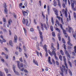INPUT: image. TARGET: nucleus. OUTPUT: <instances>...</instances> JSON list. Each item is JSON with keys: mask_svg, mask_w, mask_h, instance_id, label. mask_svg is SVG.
Returning <instances> with one entry per match:
<instances>
[{"mask_svg": "<svg viewBox=\"0 0 76 76\" xmlns=\"http://www.w3.org/2000/svg\"><path fill=\"white\" fill-rule=\"evenodd\" d=\"M70 1L71 3V5L72 7V9H73V8H74V4L76 3V1L75 0H71Z\"/></svg>", "mask_w": 76, "mask_h": 76, "instance_id": "obj_7", "label": "nucleus"}, {"mask_svg": "<svg viewBox=\"0 0 76 76\" xmlns=\"http://www.w3.org/2000/svg\"><path fill=\"white\" fill-rule=\"evenodd\" d=\"M37 29L38 30H39V33L40 35V37L41 39V41L42 42L43 41V37H42V32H41V30H39V26H37Z\"/></svg>", "mask_w": 76, "mask_h": 76, "instance_id": "obj_1", "label": "nucleus"}, {"mask_svg": "<svg viewBox=\"0 0 76 76\" xmlns=\"http://www.w3.org/2000/svg\"><path fill=\"white\" fill-rule=\"evenodd\" d=\"M14 72H15V73L16 75H19V72L16 71V70H15V69H14Z\"/></svg>", "mask_w": 76, "mask_h": 76, "instance_id": "obj_24", "label": "nucleus"}, {"mask_svg": "<svg viewBox=\"0 0 76 76\" xmlns=\"http://www.w3.org/2000/svg\"><path fill=\"white\" fill-rule=\"evenodd\" d=\"M62 41L63 43H66V42H65V40H64V38L62 39Z\"/></svg>", "mask_w": 76, "mask_h": 76, "instance_id": "obj_51", "label": "nucleus"}, {"mask_svg": "<svg viewBox=\"0 0 76 76\" xmlns=\"http://www.w3.org/2000/svg\"><path fill=\"white\" fill-rule=\"evenodd\" d=\"M41 28H42V31H44V26H43V24H42V23H41Z\"/></svg>", "mask_w": 76, "mask_h": 76, "instance_id": "obj_30", "label": "nucleus"}, {"mask_svg": "<svg viewBox=\"0 0 76 76\" xmlns=\"http://www.w3.org/2000/svg\"><path fill=\"white\" fill-rule=\"evenodd\" d=\"M66 11H65V16L66 18H67V8H66Z\"/></svg>", "mask_w": 76, "mask_h": 76, "instance_id": "obj_16", "label": "nucleus"}, {"mask_svg": "<svg viewBox=\"0 0 76 76\" xmlns=\"http://www.w3.org/2000/svg\"><path fill=\"white\" fill-rule=\"evenodd\" d=\"M62 67L63 68H62L61 67H60V69L61 72H63L64 70H65V69H66V68H65V66L64 65H62Z\"/></svg>", "mask_w": 76, "mask_h": 76, "instance_id": "obj_11", "label": "nucleus"}, {"mask_svg": "<svg viewBox=\"0 0 76 76\" xmlns=\"http://www.w3.org/2000/svg\"><path fill=\"white\" fill-rule=\"evenodd\" d=\"M5 56L6 57V58L7 59L8 58V56L7 55H5Z\"/></svg>", "mask_w": 76, "mask_h": 76, "instance_id": "obj_62", "label": "nucleus"}, {"mask_svg": "<svg viewBox=\"0 0 76 76\" xmlns=\"http://www.w3.org/2000/svg\"><path fill=\"white\" fill-rule=\"evenodd\" d=\"M74 16L75 20H76V14L75 12H74Z\"/></svg>", "mask_w": 76, "mask_h": 76, "instance_id": "obj_34", "label": "nucleus"}, {"mask_svg": "<svg viewBox=\"0 0 76 76\" xmlns=\"http://www.w3.org/2000/svg\"><path fill=\"white\" fill-rule=\"evenodd\" d=\"M68 41H69L67 42V44L68 45H70V46H73V45H72V44L70 43V37H68Z\"/></svg>", "mask_w": 76, "mask_h": 76, "instance_id": "obj_12", "label": "nucleus"}, {"mask_svg": "<svg viewBox=\"0 0 76 76\" xmlns=\"http://www.w3.org/2000/svg\"><path fill=\"white\" fill-rule=\"evenodd\" d=\"M51 48L52 50V53L53 54H55L56 53H55V51H56V49L54 48V44L53 43H52L51 44Z\"/></svg>", "mask_w": 76, "mask_h": 76, "instance_id": "obj_5", "label": "nucleus"}, {"mask_svg": "<svg viewBox=\"0 0 76 76\" xmlns=\"http://www.w3.org/2000/svg\"><path fill=\"white\" fill-rule=\"evenodd\" d=\"M30 31L31 32H33L34 31V29L33 28H30Z\"/></svg>", "mask_w": 76, "mask_h": 76, "instance_id": "obj_59", "label": "nucleus"}, {"mask_svg": "<svg viewBox=\"0 0 76 76\" xmlns=\"http://www.w3.org/2000/svg\"><path fill=\"white\" fill-rule=\"evenodd\" d=\"M18 39V37L17 36L15 35L14 37V42L15 43H17V40Z\"/></svg>", "mask_w": 76, "mask_h": 76, "instance_id": "obj_13", "label": "nucleus"}, {"mask_svg": "<svg viewBox=\"0 0 76 76\" xmlns=\"http://www.w3.org/2000/svg\"><path fill=\"white\" fill-rule=\"evenodd\" d=\"M48 63H50V64H52V62H51L50 58V56H49V57L48 58Z\"/></svg>", "mask_w": 76, "mask_h": 76, "instance_id": "obj_19", "label": "nucleus"}, {"mask_svg": "<svg viewBox=\"0 0 76 76\" xmlns=\"http://www.w3.org/2000/svg\"><path fill=\"white\" fill-rule=\"evenodd\" d=\"M69 73H70L71 76H72V71H70V69H69Z\"/></svg>", "mask_w": 76, "mask_h": 76, "instance_id": "obj_33", "label": "nucleus"}, {"mask_svg": "<svg viewBox=\"0 0 76 76\" xmlns=\"http://www.w3.org/2000/svg\"><path fill=\"white\" fill-rule=\"evenodd\" d=\"M23 30L25 35H26V36H27V31H26V30L25 28H23Z\"/></svg>", "mask_w": 76, "mask_h": 76, "instance_id": "obj_21", "label": "nucleus"}, {"mask_svg": "<svg viewBox=\"0 0 76 76\" xmlns=\"http://www.w3.org/2000/svg\"><path fill=\"white\" fill-rule=\"evenodd\" d=\"M45 70L46 71H48V68L47 66L45 67Z\"/></svg>", "mask_w": 76, "mask_h": 76, "instance_id": "obj_41", "label": "nucleus"}, {"mask_svg": "<svg viewBox=\"0 0 76 76\" xmlns=\"http://www.w3.org/2000/svg\"><path fill=\"white\" fill-rule=\"evenodd\" d=\"M33 63H34L35 64H36L37 66H38V62H37V61H35V59L33 60Z\"/></svg>", "mask_w": 76, "mask_h": 76, "instance_id": "obj_15", "label": "nucleus"}, {"mask_svg": "<svg viewBox=\"0 0 76 76\" xmlns=\"http://www.w3.org/2000/svg\"><path fill=\"white\" fill-rule=\"evenodd\" d=\"M34 22L35 23V24H37V22H36V20L35 19H34Z\"/></svg>", "mask_w": 76, "mask_h": 76, "instance_id": "obj_64", "label": "nucleus"}, {"mask_svg": "<svg viewBox=\"0 0 76 76\" xmlns=\"http://www.w3.org/2000/svg\"><path fill=\"white\" fill-rule=\"evenodd\" d=\"M64 73L65 74H67V69H64Z\"/></svg>", "mask_w": 76, "mask_h": 76, "instance_id": "obj_44", "label": "nucleus"}, {"mask_svg": "<svg viewBox=\"0 0 76 76\" xmlns=\"http://www.w3.org/2000/svg\"><path fill=\"white\" fill-rule=\"evenodd\" d=\"M43 48L45 50L46 52H47V45H45L43 47Z\"/></svg>", "mask_w": 76, "mask_h": 76, "instance_id": "obj_20", "label": "nucleus"}, {"mask_svg": "<svg viewBox=\"0 0 76 76\" xmlns=\"http://www.w3.org/2000/svg\"><path fill=\"white\" fill-rule=\"evenodd\" d=\"M60 52L61 55H62V56H63L64 55V53L63 52L62 50H61Z\"/></svg>", "mask_w": 76, "mask_h": 76, "instance_id": "obj_29", "label": "nucleus"}, {"mask_svg": "<svg viewBox=\"0 0 76 76\" xmlns=\"http://www.w3.org/2000/svg\"><path fill=\"white\" fill-rule=\"evenodd\" d=\"M60 27L61 29L63 30L64 34L65 37L67 38V37H68V35H67V34L66 33V30L63 29V28L62 24H61L60 25Z\"/></svg>", "mask_w": 76, "mask_h": 76, "instance_id": "obj_3", "label": "nucleus"}, {"mask_svg": "<svg viewBox=\"0 0 76 76\" xmlns=\"http://www.w3.org/2000/svg\"><path fill=\"white\" fill-rule=\"evenodd\" d=\"M57 47L58 48V50H59V43H58V42H57Z\"/></svg>", "mask_w": 76, "mask_h": 76, "instance_id": "obj_36", "label": "nucleus"}, {"mask_svg": "<svg viewBox=\"0 0 76 76\" xmlns=\"http://www.w3.org/2000/svg\"><path fill=\"white\" fill-rule=\"evenodd\" d=\"M3 21L4 22H6V18H3Z\"/></svg>", "mask_w": 76, "mask_h": 76, "instance_id": "obj_45", "label": "nucleus"}, {"mask_svg": "<svg viewBox=\"0 0 76 76\" xmlns=\"http://www.w3.org/2000/svg\"><path fill=\"white\" fill-rule=\"evenodd\" d=\"M51 21L52 22V25H54V20H53V17H51Z\"/></svg>", "mask_w": 76, "mask_h": 76, "instance_id": "obj_26", "label": "nucleus"}, {"mask_svg": "<svg viewBox=\"0 0 76 76\" xmlns=\"http://www.w3.org/2000/svg\"><path fill=\"white\" fill-rule=\"evenodd\" d=\"M50 29L51 31H53V27L52 26H50Z\"/></svg>", "mask_w": 76, "mask_h": 76, "instance_id": "obj_42", "label": "nucleus"}, {"mask_svg": "<svg viewBox=\"0 0 76 76\" xmlns=\"http://www.w3.org/2000/svg\"><path fill=\"white\" fill-rule=\"evenodd\" d=\"M22 22L23 24L26 23V26H29V25H28V19H26L25 20V18H23V19Z\"/></svg>", "mask_w": 76, "mask_h": 76, "instance_id": "obj_4", "label": "nucleus"}, {"mask_svg": "<svg viewBox=\"0 0 76 76\" xmlns=\"http://www.w3.org/2000/svg\"><path fill=\"white\" fill-rule=\"evenodd\" d=\"M4 12L6 14H7V8H5Z\"/></svg>", "mask_w": 76, "mask_h": 76, "instance_id": "obj_32", "label": "nucleus"}, {"mask_svg": "<svg viewBox=\"0 0 76 76\" xmlns=\"http://www.w3.org/2000/svg\"><path fill=\"white\" fill-rule=\"evenodd\" d=\"M17 62L18 63V66L20 69V67H23V64H21L20 65V61H17Z\"/></svg>", "mask_w": 76, "mask_h": 76, "instance_id": "obj_9", "label": "nucleus"}, {"mask_svg": "<svg viewBox=\"0 0 76 76\" xmlns=\"http://www.w3.org/2000/svg\"><path fill=\"white\" fill-rule=\"evenodd\" d=\"M68 32L69 33H71V32H73V29L72 28L70 27L69 26H68Z\"/></svg>", "mask_w": 76, "mask_h": 76, "instance_id": "obj_10", "label": "nucleus"}, {"mask_svg": "<svg viewBox=\"0 0 76 76\" xmlns=\"http://www.w3.org/2000/svg\"><path fill=\"white\" fill-rule=\"evenodd\" d=\"M56 64L57 65H59V63H58V61H56Z\"/></svg>", "mask_w": 76, "mask_h": 76, "instance_id": "obj_61", "label": "nucleus"}, {"mask_svg": "<svg viewBox=\"0 0 76 76\" xmlns=\"http://www.w3.org/2000/svg\"><path fill=\"white\" fill-rule=\"evenodd\" d=\"M20 61H21V62H23V61L22 60V58H20Z\"/></svg>", "mask_w": 76, "mask_h": 76, "instance_id": "obj_60", "label": "nucleus"}, {"mask_svg": "<svg viewBox=\"0 0 76 76\" xmlns=\"http://www.w3.org/2000/svg\"><path fill=\"white\" fill-rule=\"evenodd\" d=\"M72 53V55H73V56H76V55L75 54V52H73Z\"/></svg>", "mask_w": 76, "mask_h": 76, "instance_id": "obj_63", "label": "nucleus"}, {"mask_svg": "<svg viewBox=\"0 0 76 76\" xmlns=\"http://www.w3.org/2000/svg\"><path fill=\"white\" fill-rule=\"evenodd\" d=\"M18 49L19 50V51H20V52L22 51V49H21V48H20V47L18 48Z\"/></svg>", "mask_w": 76, "mask_h": 76, "instance_id": "obj_55", "label": "nucleus"}, {"mask_svg": "<svg viewBox=\"0 0 76 76\" xmlns=\"http://www.w3.org/2000/svg\"><path fill=\"white\" fill-rule=\"evenodd\" d=\"M53 5L54 6H57V2L55 0L53 1Z\"/></svg>", "mask_w": 76, "mask_h": 76, "instance_id": "obj_22", "label": "nucleus"}, {"mask_svg": "<svg viewBox=\"0 0 76 76\" xmlns=\"http://www.w3.org/2000/svg\"><path fill=\"white\" fill-rule=\"evenodd\" d=\"M59 58L61 61H62V60H63V59H62V56H61L60 55L59 56Z\"/></svg>", "mask_w": 76, "mask_h": 76, "instance_id": "obj_38", "label": "nucleus"}, {"mask_svg": "<svg viewBox=\"0 0 76 76\" xmlns=\"http://www.w3.org/2000/svg\"><path fill=\"white\" fill-rule=\"evenodd\" d=\"M10 45L11 47H13V43H12V40H10Z\"/></svg>", "mask_w": 76, "mask_h": 76, "instance_id": "obj_25", "label": "nucleus"}, {"mask_svg": "<svg viewBox=\"0 0 76 76\" xmlns=\"http://www.w3.org/2000/svg\"><path fill=\"white\" fill-rule=\"evenodd\" d=\"M58 3V5L60 7H61V4H60V0H57Z\"/></svg>", "mask_w": 76, "mask_h": 76, "instance_id": "obj_27", "label": "nucleus"}, {"mask_svg": "<svg viewBox=\"0 0 76 76\" xmlns=\"http://www.w3.org/2000/svg\"><path fill=\"white\" fill-rule=\"evenodd\" d=\"M56 23H57V24L58 26L60 25V23H59L58 21V20H56Z\"/></svg>", "mask_w": 76, "mask_h": 76, "instance_id": "obj_39", "label": "nucleus"}, {"mask_svg": "<svg viewBox=\"0 0 76 76\" xmlns=\"http://www.w3.org/2000/svg\"><path fill=\"white\" fill-rule=\"evenodd\" d=\"M22 13L23 14V15L25 16H27L28 15V12H27L25 11H22Z\"/></svg>", "mask_w": 76, "mask_h": 76, "instance_id": "obj_14", "label": "nucleus"}, {"mask_svg": "<svg viewBox=\"0 0 76 76\" xmlns=\"http://www.w3.org/2000/svg\"><path fill=\"white\" fill-rule=\"evenodd\" d=\"M36 54L39 57V52H38L37 51H36Z\"/></svg>", "mask_w": 76, "mask_h": 76, "instance_id": "obj_54", "label": "nucleus"}, {"mask_svg": "<svg viewBox=\"0 0 76 76\" xmlns=\"http://www.w3.org/2000/svg\"><path fill=\"white\" fill-rule=\"evenodd\" d=\"M56 31H57L58 32H60V30L59 29V28H57V27H56L55 28Z\"/></svg>", "mask_w": 76, "mask_h": 76, "instance_id": "obj_28", "label": "nucleus"}, {"mask_svg": "<svg viewBox=\"0 0 76 76\" xmlns=\"http://www.w3.org/2000/svg\"><path fill=\"white\" fill-rule=\"evenodd\" d=\"M76 34H74V35H73V37L75 39H76Z\"/></svg>", "mask_w": 76, "mask_h": 76, "instance_id": "obj_50", "label": "nucleus"}, {"mask_svg": "<svg viewBox=\"0 0 76 76\" xmlns=\"http://www.w3.org/2000/svg\"><path fill=\"white\" fill-rule=\"evenodd\" d=\"M61 21L62 24H63V25H64V22H63V18H61Z\"/></svg>", "mask_w": 76, "mask_h": 76, "instance_id": "obj_46", "label": "nucleus"}, {"mask_svg": "<svg viewBox=\"0 0 76 76\" xmlns=\"http://www.w3.org/2000/svg\"><path fill=\"white\" fill-rule=\"evenodd\" d=\"M63 59L64 61V65L66 69H68V66H67V64L66 63V57L65 56H64L63 57Z\"/></svg>", "mask_w": 76, "mask_h": 76, "instance_id": "obj_6", "label": "nucleus"}, {"mask_svg": "<svg viewBox=\"0 0 76 76\" xmlns=\"http://www.w3.org/2000/svg\"><path fill=\"white\" fill-rule=\"evenodd\" d=\"M46 24L47 26H47L45 24H44V28L46 29V30H48V28H49V26L48 25V21H46Z\"/></svg>", "mask_w": 76, "mask_h": 76, "instance_id": "obj_8", "label": "nucleus"}, {"mask_svg": "<svg viewBox=\"0 0 76 76\" xmlns=\"http://www.w3.org/2000/svg\"><path fill=\"white\" fill-rule=\"evenodd\" d=\"M4 70L5 71L6 73H8V70H7V69L6 68H4Z\"/></svg>", "mask_w": 76, "mask_h": 76, "instance_id": "obj_43", "label": "nucleus"}, {"mask_svg": "<svg viewBox=\"0 0 76 76\" xmlns=\"http://www.w3.org/2000/svg\"><path fill=\"white\" fill-rule=\"evenodd\" d=\"M48 52L49 54H50L51 55V56H53V54H52V53L50 52V50H48Z\"/></svg>", "mask_w": 76, "mask_h": 76, "instance_id": "obj_37", "label": "nucleus"}, {"mask_svg": "<svg viewBox=\"0 0 76 76\" xmlns=\"http://www.w3.org/2000/svg\"><path fill=\"white\" fill-rule=\"evenodd\" d=\"M68 63L69 65L71 67H72V63H71V62H70V61H69L68 62Z\"/></svg>", "mask_w": 76, "mask_h": 76, "instance_id": "obj_40", "label": "nucleus"}, {"mask_svg": "<svg viewBox=\"0 0 76 76\" xmlns=\"http://www.w3.org/2000/svg\"><path fill=\"white\" fill-rule=\"evenodd\" d=\"M47 11L48 15H50V7L48 5L47 7Z\"/></svg>", "mask_w": 76, "mask_h": 76, "instance_id": "obj_18", "label": "nucleus"}, {"mask_svg": "<svg viewBox=\"0 0 76 76\" xmlns=\"http://www.w3.org/2000/svg\"><path fill=\"white\" fill-rule=\"evenodd\" d=\"M64 46V49L65 50V53L66 54V56H67L69 57V58H70V55L69 54V53L68 52V51H67L66 50V45H65V44H64L63 45Z\"/></svg>", "mask_w": 76, "mask_h": 76, "instance_id": "obj_2", "label": "nucleus"}, {"mask_svg": "<svg viewBox=\"0 0 76 76\" xmlns=\"http://www.w3.org/2000/svg\"><path fill=\"white\" fill-rule=\"evenodd\" d=\"M12 15L15 18H16V15L15 13H12Z\"/></svg>", "mask_w": 76, "mask_h": 76, "instance_id": "obj_47", "label": "nucleus"}, {"mask_svg": "<svg viewBox=\"0 0 76 76\" xmlns=\"http://www.w3.org/2000/svg\"><path fill=\"white\" fill-rule=\"evenodd\" d=\"M56 18H58L59 20H60L61 19V17H59L58 16H57L56 17Z\"/></svg>", "mask_w": 76, "mask_h": 76, "instance_id": "obj_49", "label": "nucleus"}, {"mask_svg": "<svg viewBox=\"0 0 76 76\" xmlns=\"http://www.w3.org/2000/svg\"><path fill=\"white\" fill-rule=\"evenodd\" d=\"M62 6H63L64 8H65V7H66V6L65 5V4H63Z\"/></svg>", "mask_w": 76, "mask_h": 76, "instance_id": "obj_57", "label": "nucleus"}, {"mask_svg": "<svg viewBox=\"0 0 76 76\" xmlns=\"http://www.w3.org/2000/svg\"><path fill=\"white\" fill-rule=\"evenodd\" d=\"M53 10L54 11L55 13V14L56 15V16H58V11L56 10V9H54Z\"/></svg>", "mask_w": 76, "mask_h": 76, "instance_id": "obj_17", "label": "nucleus"}, {"mask_svg": "<svg viewBox=\"0 0 76 76\" xmlns=\"http://www.w3.org/2000/svg\"><path fill=\"white\" fill-rule=\"evenodd\" d=\"M39 3L40 6H41V0H39Z\"/></svg>", "mask_w": 76, "mask_h": 76, "instance_id": "obj_58", "label": "nucleus"}, {"mask_svg": "<svg viewBox=\"0 0 76 76\" xmlns=\"http://www.w3.org/2000/svg\"><path fill=\"white\" fill-rule=\"evenodd\" d=\"M15 68H16L15 65H13V69L14 71V70H15Z\"/></svg>", "mask_w": 76, "mask_h": 76, "instance_id": "obj_52", "label": "nucleus"}, {"mask_svg": "<svg viewBox=\"0 0 76 76\" xmlns=\"http://www.w3.org/2000/svg\"><path fill=\"white\" fill-rule=\"evenodd\" d=\"M53 54L54 55V57L55 58H56V60H58V57H57V56H56V53H54Z\"/></svg>", "mask_w": 76, "mask_h": 76, "instance_id": "obj_23", "label": "nucleus"}, {"mask_svg": "<svg viewBox=\"0 0 76 76\" xmlns=\"http://www.w3.org/2000/svg\"><path fill=\"white\" fill-rule=\"evenodd\" d=\"M52 35L53 37H55V33L54 32H52Z\"/></svg>", "mask_w": 76, "mask_h": 76, "instance_id": "obj_48", "label": "nucleus"}, {"mask_svg": "<svg viewBox=\"0 0 76 76\" xmlns=\"http://www.w3.org/2000/svg\"><path fill=\"white\" fill-rule=\"evenodd\" d=\"M24 72H25V73H28V72L26 69H25L24 70Z\"/></svg>", "mask_w": 76, "mask_h": 76, "instance_id": "obj_56", "label": "nucleus"}, {"mask_svg": "<svg viewBox=\"0 0 76 76\" xmlns=\"http://www.w3.org/2000/svg\"><path fill=\"white\" fill-rule=\"evenodd\" d=\"M3 6H4V8H6V7H7V5H6V3H4V4Z\"/></svg>", "mask_w": 76, "mask_h": 76, "instance_id": "obj_31", "label": "nucleus"}, {"mask_svg": "<svg viewBox=\"0 0 76 76\" xmlns=\"http://www.w3.org/2000/svg\"><path fill=\"white\" fill-rule=\"evenodd\" d=\"M22 3H20L19 4V7L20 9L22 8Z\"/></svg>", "mask_w": 76, "mask_h": 76, "instance_id": "obj_35", "label": "nucleus"}, {"mask_svg": "<svg viewBox=\"0 0 76 76\" xmlns=\"http://www.w3.org/2000/svg\"><path fill=\"white\" fill-rule=\"evenodd\" d=\"M36 47L38 50H39V45H38L37 44L36 45Z\"/></svg>", "mask_w": 76, "mask_h": 76, "instance_id": "obj_53", "label": "nucleus"}]
</instances>
